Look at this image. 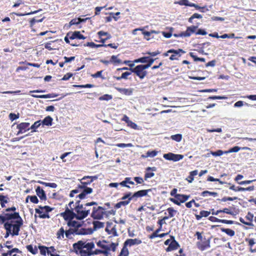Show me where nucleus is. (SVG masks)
Instances as JSON below:
<instances>
[{
	"instance_id": "obj_12",
	"label": "nucleus",
	"mask_w": 256,
	"mask_h": 256,
	"mask_svg": "<svg viewBox=\"0 0 256 256\" xmlns=\"http://www.w3.org/2000/svg\"><path fill=\"white\" fill-rule=\"evenodd\" d=\"M36 192L40 200H46V196L45 192L40 186H37L36 190Z\"/></svg>"
},
{
	"instance_id": "obj_13",
	"label": "nucleus",
	"mask_w": 256,
	"mask_h": 256,
	"mask_svg": "<svg viewBox=\"0 0 256 256\" xmlns=\"http://www.w3.org/2000/svg\"><path fill=\"white\" fill-rule=\"evenodd\" d=\"M141 243L142 240L138 238L128 239L125 241L124 244L125 245V246H131L134 245L140 244Z\"/></svg>"
},
{
	"instance_id": "obj_63",
	"label": "nucleus",
	"mask_w": 256,
	"mask_h": 256,
	"mask_svg": "<svg viewBox=\"0 0 256 256\" xmlns=\"http://www.w3.org/2000/svg\"><path fill=\"white\" fill-rule=\"evenodd\" d=\"M128 126H130V128H134V129H137L138 126L134 122H133L132 121L130 120L128 123L127 124Z\"/></svg>"
},
{
	"instance_id": "obj_59",
	"label": "nucleus",
	"mask_w": 256,
	"mask_h": 256,
	"mask_svg": "<svg viewBox=\"0 0 256 256\" xmlns=\"http://www.w3.org/2000/svg\"><path fill=\"white\" fill-rule=\"evenodd\" d=\"M222 212H224L228 214H230L232 216L236 215L234 212L232 211H230L228 208H224L222 210H221Z\"/></svg>"
},
{
	"instance_id": "obj_50",
	"label": "nucleus",
	"mask_w": 256,
	"mask_h": 256,
	"mask_svg": "<svg viewBox=\"0 0 256 256\" xmlns=\"http://www.w3.org/2000/svg\"><path fill=\"white\" fill-rule=\"evenodd\" d=\"M167 211L168 212L169 217L172 218L174 216V213H176L177 211L174 210L172 208H169L167 209Z\"/></svg>"
},
{
	"instance_id": "obj_27",
	"label": "nucleus",
	"mask_w": 256,
	"mask_h": 256,
	"mask_svg": "<svg viewBox=\"0 0 256 256\" xmlns=\"http://www.w3.org/2000/svg\"><path fill=\"white\" fill-rule=\"evenodd\" d=\"M210 238L208 240H206V241L204 242H202V244L200 247V248L202 250H204L206 249L210 248Z\"/></svg>"
},
{
	"instance_id": "obj_54",
	"label": "nucleus",
	"mask_w": 256,
	"mask_h": 256,
	"mask_svg": "<svg viewBox=\"0 0 256 256\" xmlns=\"http://www.w3.org/2000/svg\"><path fill=\"white\" fill-rule=\"evenodd\" d=\"M142 34L144 35V38L146 40H150V37L152 36V32H148V31H143L142 30Z\"/></svg>"
},
{
	"instance_id": "obj_58",
	"label": "nucleus",
	"mask_w": 256,
	"mask_h": 256,
	"mask_svg": "<svg viewBox=\"0 0 256 256\" xmlns=\"http://www.w3.org/2000/svg\"><path fill=\"white\" fill-rule=\"evenodd\" d=\"M132 193L130 192H128V193L125 194L124 196L122 198V200H126V199L131 198H132Z\"/></svg>"
},
{
	"instance_id": "obj_17",
	"label": "nucleus",
	"mask_w": 256,
	"mask_h": 256,
	"mask_svg": "<svg viewBox=\"0 0 256 256\" xmlns=\"http://www.w3.org/2000/svg\"><path fill=\"white\" fill-rule=\"evenodd\" d=\"M70 40H74L76 38L79 40H84L86 38V37L82 34L80 32L75 31L70 36Z\"/></svg>"
},
{
	"instance_id": "obj_36",
	"label": "nucleus",
	"mask_w": 256,
	"mask_h": 256,
	"mask_svg": "<svg viewBox=\"0 0 256 256\" xmlns=\"http://www.w3.org/2000/svg\"><path fill=\"white\" fill-rule=\"evenodd\" d=\"M94 247V244L93 242H88L84 244V248H86V250L88 251H92V249Z\"/></svg>"
},
{
	"instance_id": "obj_8",
	"label": "nucleus",
	"mask_w": 256,
	"mask_h": 256,
	"mask_svg": "<svg viewBox=\"0 0 256 256\" xmlns=\"http://www.w3.org/2000/svg\"><path fill=\"white\" fill-rule=\"evenodd\" d=\"M30 124L29 122H21L17 125L16 128L19 130L17 134H22L26 131L29 130Z\"/></svg>"
},
{
	"instance_id": "obj_60",
	"label": "nucleus",
	"mask_w": 256,
	"mask_h": 256,
	"mask_svg": "<svg viewBox=\"0 0 256 256\" xmlns=\"http://www.w3.org/2000/svg\"><path fill=\"white\" fill-rule=\"evenodd\" d=\"M19 117L18 115H16L14 113H10L9 114V118L12 120L13 121L17 118H18Z\"/></svg>"
},
{
	"instance_id": "obj_42",
	"label": "nucleus",
	"mask_w": 256,
	"mask_h": 256,
	"mask_svg": "<svg viewBox=\"0 0 256 256\" xmlns=\"http://www.w3.org/2000/svg\"><path fill=\"white\" fill-rule=\"evenodd\" d=\"M80 254L81 256H92V252L91 251H88L86 250H80Z\"/></svg>"
},
{
	"instance_id": "obj_18",
	"label": "nucleus",
	"mask_w": 256,
	"mask_h": 256,
	"mask_svg": "<svg viewBox=\"0 0 256 256\" xmlns=\"http://www.w3.org/2000/svg\"><path fill=\"white\" fill-rule=\"evenodd\" d=\"M53 118L50 116H46L40 122L42 126H51L52 124Z\"/></svg>"
},
{
	"instance_id": "obj_29",
	"label": "nucleus",
	"mask_w": 256,
	"mask_h": 256,
	"mask_svg": "<svg viewBox=\"0 0 256 256\" xmlns=\"http://www.w3.org/2000/svg\"><path fill=\"white\" fill-rule=\"evenodd\" d=\"M222 232H225L228 236H233L235 234V232L234 230L230 229V228H220Z\"/></svg>"
},
{
	"instance_id": "obj_9",
	"label": "nucleus",
	"mask_w": 256,
	"mask_h": 256,
	"mask_svg": "<svg viewBox=\"0 0 256 256\" xmlns=\"http://www.w3.org/2000/svg\"><path fill=\"white\" fill-rule=\"evenodd\" d=\"M172 242L170 244V246L166 248V252H170L172 250H176L179 246L180 244L176 240L174 236H170Z\"/></svg>"
},
{
	"instance_id": "obj_31",
	"label": "nucleus",
	"mask_w": 256,
	"mask_h": 256,
	"mask_svg": "<svg viewBox=\"0 0 256 256\" xmlns=\"http://www.w3.org/2000/svg\"><path fill=\"white\" fill-rule=\"evenodd\" d=\"M200 195L204 197L207 196H216L218 195V194L217 192H209L208 190H205V191L202 192L201 193Z\"/></svg>"
},
{
	"instance_id": "obj_37",
	"label": "nucleus",
	"mask_w": 256,
	"mask_h": 256,
	"mask_svg": "<svg viewBox=\"0 0 256 256\" xmlns=\"http://www.w3.org/2000/svg\"><path fill=\"white\" fill-rule=\"evenodd\" d=\"M40 11V10H39ZM38 12V10H36V11H34V12H28V13H24V14H22V13H18V12H12V14H14V15H16L17 16H28V15H30V14H36V12Z\"/></svg>"
},
{
	"instance_id": "obj_49",
	"label": "nucleus",
	"mask_w": 256,
	"mask_h": 256,
	"mask_svg": "<svg viewBox=\"0 0 256 256\" xmlns=\"http://www.w3.org/2000/svg\"><path fill=\"white\" fill-rule=\"evenodd\" d=\"M74 87H78L80 88H94V86L92 84H82V85H74Z\"/></svg>"
},
{
	"instance_id": "obj_51",
	"label": "nucleus",
	"mask_w": 256,
	"mask_h": 256,
	"mask_svg": "<svg viewBox=\"0 0 256 256\" xmlns=\"http://www.w3.org/2000/svg\"><path fill=\"white\" fill-rule=\"evenodd\" d=\"M28 198H30V201L34 204H38L39 202L36 196H28Z\"/></svg>"
},
{
	"instance_id": "obj_33",
	"label": "nucleus",
	"mask_w": 256,
	"mask_h": 256,
	"mask_svg": "<svg viewBox=\"0 0 256 256\" xmlns=\"http://www.w3.org/2000/svg\"><path fill=\"white\" fill-rule=\"evenodd\" d=\"M240 149L246 150H249L250 148L248 147H244V148H241L238 146H235L230 148L228 150V152H238Z\"/></svg>"
},
{
	"instance_id": "obj_57",
	"label": "nucleus",
	"mask_w": 256,
	"mask_h": 256,
	"mask_svg": "<svg viewBox=\"0 0 256 256\" xmlns=\"http://www.w3.org/2000/svg\"><path fill=\"white\" fill-rule=\"evenodd\" d=\"M234 186L232 185V186H230V189L231 190H234L235 192H237V191H245V188H244L237 186V189H234Z\"/></svg>"
},
{
	"instance_id": "obj_30",
	"label": "nucleus",
	"mask_w": 256,
	"mask_h": 256,
	"mask_svg": "<svg viewBox=\"0 0 256 256\" xmlns=\"http://www.w3.org/2000/svg\"><path fill=\"white\" fill-rule=\"evenodd\" d=\"M35 212L36 214H40L39 218H50L48 214H42V211L38 208H36Z\"/></svg>"
},
{
	"instance_id": "obj_28",
	"label": "nucleus",
	"mask_w": 256,
	"mask_h": 256,
	"mask_svg": "<svg viewBox=\"0 0 256 256\" xmlns=\"http://www.w3.org/2000/svg\"><path fill=\"white\" fill-rule=\"evenodd\" d=\"M92 224L94 225V230L102 228L104 227V222L100 221H94Z\"/></svg>"
},
{
	"instance_id": "obj_55",
	"label": "nucleus",
	"mask_w": 256,
	"mask_h": 256,
	"mask_svg": "<svg viewBox=\"0 0 256 256\" xmlns=\"http://www.w3.org/2000/svg\"><path fill=\"white\" fill-rule=\"evenodd\" d=\"M211 154L214 156H221L224 154V152L222 150H218L216 152H211Z\"/></svg>"
},
{
	"instance_id": "obj_6",
	"label": "nucleus",
	"mask_w": 256,
	"mask_h": 256,
	"mask_svg": "<svg viewBox=\"0 0 256 256\" xmlns=\"http://www.w3.org/2000/svg\"><path fill=\"white\" fill-rule=\"evenodd\" d=\"M168 52L173 54L170 56V59L171 60H178V57L180 56V52L184 54L186 52L182 49L179 48L176 50L174 49H170L168 51Z\"/></svg>"
},
{
	"instance_id": "obj_52",
	"label": "nucleus",
	"mask_w": 256,
	"mask_h": 256,
	"mask_svg": "<svg viewBox=\"0 0 256 256\" xmlns=\"http://www.w3.org/2000/svg\"><path fill=\"white\" fill-rule=\"evenodd\" d=\"M226 96H210L208 98V100H226Z\"/></svg>"
},
{
	"instance_id": "obj_35",
	"label": "nucleus",
	"mask_w": 256,
	"mask_h": 256,
	"mask_svg": "<svg viewBox=\"0 0 256 256\" xmlns=\"http://www.w3.org/2000/svg\"><path fill=\"white\" fill-rule=\"evenodd\" d=\"M26 249L31 253H32L34 254H36L38 252V249L35 246L34 248H33L32 246V244L28 245L26 246Z\"/></svg>"
},
{
	"instance_id": "obj_62",
	"label": "nucleus",
	"mask_w": 256,
	"mask_h": 256,
	"mask_svg": "<svg viewBox=\"0 0 256 256\" xmlns=\"http://www.w3.org/2000/svg\"><path fill=\"white\" fill-rule=\"evenodd\" d=\"M191 35L190 33L188 31V29H186V30L184 32H182L180 33V36L181 37L184 36V37H188Z\"/></svg>"
},
{
	"instance_id": "obj_34",
	"label": "nucleus",
	"mask_w": 256,
	"mask_h": 256,
	"mask_svg": "<svg viewBox=\"0 0 256 256\" xmlns=\"http://www.w3.org/2000/svg\"><path fill=\"white\" fill-rule=\"evenodd\" d=\"M6 198H8L6 196H4L3 195H0V205L2 208L5 207V204L8 202V201Z\"/></svg>"
},
{
	"instance_id": "obj_22",
	"label": "nucleus",
	"mask_w": 256,
	"mask_h": 256,
	"mask_svg": "<svg viewBox=\"0 0 256 256\" xmlns=\"http://www.w3.org/2000/svg\"><path fill=\"white\" fill-rule=\"evenodd\" d=\"M86 179H90V182H82L83 185H88L92 183L94 180L98 179V176H86L83 178V180H86Z\"/></svg>"
},
{
	"instance_id": "obj_20",
	"label": "nucleus",
	"mask_w": 256,
	"mask_h": 256,
	"mask_svg": "<svg viewBox=\"0 0 256 256\" xmlns=\"http://www.w3.org/2000/svg\"><path fill=\"white\" fill-rule=\"evenodd\" d=\"M12 226L9 224V222H5L4 224V228L6 230V234L4 236L5 238H7L10 234H12Z\"/></svg>"
},
{
	"instance_id": "obj_3",
	"label": "nucleus",
	"mask_w": 256,
	"mask_h": 256,
	"mask_svg": "<svg viewBox=\"0 0 256 256\" xmlns=\"http://www.w3.org/2000/svg\"><path fill=\"white\" fill-rule=\"evenodd\" d=\"M163 157L167 160L174 162H178L182 160L184 156L180 154H174L172 152H168L164 154Z\"/></svg>"
},
{
	"instance_id": "obj_19",
	"label": "nucleus",
	"mask_w": 256,
	"mask_h": 256,
	"mask_svg": "<svg viewBox=\"0 0 256 256\" xmlns=\"http://www.w3.org/2000/svg\"><path fill=\"white\" fill-rule=\"evenodd\" d=\"M117 90L120 92L124 94L126 96H130L132 94V90L131 88H116Z\"/></svg>"
},
{
	"instance_id": "obj_64",
	"label": "nucleus",
	"mask_w": 256,
	"mask_h": 256,
	"mask_svg": "<svg viewBox=\"0 0 256 256\" xmlns=\"http://www.w3.org/2000/svg\"><path fill=\"white\" fill-rule=\"evenodd\" d=\"M196 34L204 36L207 34V32L204 29H198V30L196 32Z\"/></svg>"
},
{
	"instance_id": "obj_46",
	"label": "nucleus",
	"mask_w": 256,
	"mask_h": 256,
	"mask_svg": "<svg viewBox=\"0 0 256 256\" xmlns=\"http://www.w3.org/2000/svg\"><path fill=\"white\" fill-rule=\"evenodd\" d=\"M110 62L114 64H120L122 62V60L120 59H118L117 56H112L110 58Z\"/></svg>"
},
{
	"instance_id": "obj_23",
	"label": "nucleus",
	"mask_w": 256,
	"mask_h": 256,
	"mask_svg": "<svg viewBox=\"0 0 256 256\" xmlns=\"http://www.w3.org/2000/svg\"><path fill=\"white\" fill-rule=\"evenodd\" d=\"M38 248L40 250V254L43 256H46V252L48 253V254H49L51 252V251L48 250V248L46 246H38Z\"/></svg>"
},
{
	"instance_id": "obj_41",
	"label": "nucleus",
	"mask_w": 256,
	"mask_h": 256,
	"mask_svg": "<svg viewBox=\"0 0 256 256\" xmlns=\"http://www.w3.org/2000/svg\"><path fill=\"white\" fill-rule=\"evenodd\" d=\"M170 138L177 142H180L182 140V135L181 134H176L174 135H172L170 136Z\"/></svg>"
},
{
	"instance_id": "obj_53",
	"label": "nucleus",
	"mask_w": 256,
	"mask_h": 256,
	"mask_svg": "<svg viewBox=\"0 0 256 256\" xmlns=\"http://www.w3.org/2000/svg\"><path fill=\"white\" fill-rule=\"evenodd\" d=\"M66 232V231L63 228H61L60 230L57 232L58 238H60V236H62V238H64V234Z\"/></svg>"
},
{
	"instance_id": "obj_26",
	"label": "nucleus",
	"mask_w": 256,
	"mask_h": 256,
	"mask_svg": "<svg viewBox=\"0 0 256 256\" xmlns=\"http://www.w3.org/2000/svg\"><path fill=\"white\" fill-rule=\"evenodd\" d=\"M84 46H89L92 48H98L106 46L105 44H97L93 42H88L86 44H84Z\"/></svg>"
},
{
	"instance_id": "obj_24",
	"label": "nucleus",
	"mask_w": 256,
	"mask_h": 256,
	"mask_svg": "<svg viewBox=\"0 0 256 256\" xmlns=\"http://www.w3.org/2000/svg\"><path fill=\"white\" fill-rule=\"evenodd\" d=\"M58 95L54 94H43V95H38V96H32V97L36 98H56Z\"/></svg>"
},
{
	"instance_id": "obj_32",
	"label": "nucleus",
	"mask_w": 256,
	"mask_h": 256,
	"mask_svg": "<svg viewBox=\"0 0 256 256\" xmlns=\"http://www.w3.org/2000/svg\"><path fill=\"white\" fill-rule=\"evenodd\" d=\"M41 120H38L30 128L32 130V132H36V129L40 127V126L42 124L40 122Z\"/></svg>"
},
{
	"instance_id": "obj_10",
	"label": "nucleus",
	"mask_w": 256,
	"mask_h": 256,
	"mask_svg": "<svg viewBox=\"0 0 256 256\" xmlns=\"http://www.w3.org/2000/svg\"><path fill=\"white\" fill-rule=\"evenodd\" d=\"M104 212H100L97 208L94 207L91 216L96 220H101L103 218Z\"/></svg>"
},
{
	"instance_id": "obj_5",
	"label": "nucleus",
	"mask_w": 256,
	"mask_h": 256,
	"mask_svg": "<svg viewBox=\"0 0 256 256\" xmlns=\"http://www.w3.org/2000/svg\"><path fill=\"white\" fill-rule=\"evenodd\" d=\"M65 220H71L74 218V212L72 208L70 209L68 206L64 212L60 214Z\"/></svg>"
},
{
	"instance_id": "obj_48",
	"label": "nucleus",
	"mask_w": 256,
	"mask_h": 256,
	"mask_svg": "<svg viewBox=\"0 0 256 256\" xmlns=\"http://www.w3.org/2000/svg\"><path fill=\"white\" fill-rule=\"evenodd\" d=\"M158 152L154 150L152 151H148L146 152V156L154 158L158 154Z\"/></svg>"
},
{
	"instance_id": "obj_47",
	"label": "nucleus",
	"mask_w": 256,
	"mask_h": 256,
	"mask_svg": "<svg viewBox=\"0 0 256 256\" xmlns=\"http://www.w3.org/2000/svg\"><path fill=\"white\" fill-rule=\"evenodd\" d=\"M116 146L118 148H130V147L133 146V145L130 143H129V144L119 143V144H117Z\"/></svg>"
},
{
	"instance_id": "obj_2",
	"label": "nucleus",
	"mask_w": 256,
	"mask_h": 256,
	"mask_svg": "<svg viewBox=\"0 0 256 256\" xmlns=\"http://www.w3.org/2000/svg\"><path fill=\"white\" fill-rule=\"evenodd\" d=\"M75 212H74V218H76L79 220H81L88 216L90 214V210L84 209L76 210Z\"/></svg>"
},
{
	"instance_id": "obj_43",
	"label": "nucleus",
	"mask_w": 256,
	"mask_h": 256,
	"mask_svg": "<svg viewBox=\"0 0 256 256\" xmlns=\"http://www.w3.org/2000/svg\"><path fill=\"white\" fill-rule=\"evenodd\" d=\"M112 95H110L108 94H106L103 95L102 96H101L99 98V100H112Z\"/></svg>"
},
{
	"instance_id": "obj_1",
	"label": "nucleus",
	"mask_w": 256,
	"mask_h": 256,
	"mask_svg": "<svg viewBox=\"0 0 256 256\" xmlns=\"http://www.w3.org/2000/svg\"><path fill=\"white\" fill-rule=\"evenodd\" d=\"M9 224L12 226V236H18L19 234V232L20 230V227L23 224V220L22 218H20V220H16L14 221V224H12V222H9Z\"/></svg>"
},
{
	"instance_id": "obj_45",
	"label": "nucleus",
	"mask_w": 256,
	"mask_h": 256,
	"mask_svg": "<svg viewBox=\"0 0 256 256\" xmlns=\"http://www.w3.org/2000/svg\"><path fill=\"white\" fill-rule=\"evenodd\" d=\"M98 34L100 38H101L102 36H106V39H110L111 38L110 34L107 32L100 31L98 32Z\"/></svg>"
},
{
	"instance_id": "obj_38",
	"label": "nucleus",
	"mask_w": 256,
	"mask_h": 256,
	"mask_svg": "<svg viewBox=\"0 0 256 256\" xmlns=\"http://www.w3.org/2000/svg\"><path fill=\"white\" fill-rule=\"evenodd\" d=\"M148 56H144L142 58H139L136 59L134 60V62L135 63H138V62H141V63H146L148 60Z\"/></svg>"
},
{
	"instance_id": "obj_7",
	"label": "nucleus",
	"mask_w": 256,
	"mask_h": 256,
	"mask_svg": "<svg viewBox=\"0 0 256 256\" xmlns=\"http://www.w3.org/2000/svg\"><path fill=\"white\" fill-rule=\"evenodd\" d=\"M152 190V189L138 190L132 194V198H131L132 200H136L137 198L146 196L148 192H151Z\"/></svg>"
},
{
	"instance_id": "obj_14",
	"label": "nucleus",
	"mask_w": 256,
	"mask_h": 256,
	"mask_svg": "<svg viewBox=\"0 0 256 256\" xmlns=\"http://www.w3.org/2000/svg\"><path fill=\"white\" fill-rule=\"evenodd\" d=\"M84 222H78L76 220H68V226L72 228H80L82 226Z\"/></svg>"
},
{
	"instance_id": "obj_61",
	"label": "nucleus",
	"mask_w": 256,
	"mask_h": 256,
	"mask_svg": "<svg viewBox=\"0 0 256 256\" xmlns=\"http://www.w3.org/2000/svg\"><path fill=\"white\" fill-rule=\"evenodd\" d=\"M197 28V26H191L188 27L187 29L188 31H189V32L191 34L195 32Z\"/></svg>"
},
{
	"instance_id": "obj_39",
	"label": "nucleus",
	"mask_w": 256,
	"mask_h": 256,
	"mask_svg": "<svg viewBox=\"0 0 256 256\" xmlns=\"http://www.w3.org/2000/svg\"><path fill=\"white\" fill-rule=\"evenodd\" d=\"M125 246L124 244L123 248L121 250V252L118 256H128V248Z\"/></svg>"
},
{
	"instance_id": "obj_56",
	"label": "nucleus",
	"mask_w": 256,
	"mask_h": 256,
	"mask_svg": "<svg viewBox=\"0 0 256 256\" xmlns=\"http://www.w3.org/2000/svg\"><path fill=\"white\" fill-rule=\"evenodd\" d=\"M86 206H85V204H80L78 206H76L74 208V210L76 211V210H78L86 209Z\"/></svg>"
},
{
	"instance_id": "obj_4",
	"label": "nucleus",
	"mask_w": 256,
	"mask_h": 256,
	"mask_svg": "<svg viewBox=\"0 0 256 256\" xmlns=\"http://www.w3.org/2000/svg\"><path fill=\"white\" fill-rule=\"evenodd\" d=\"M130 71L136 74L140 79H143L147 74V72L144 70L140 65L136 66L134 68L130 69Z\"/></svg>"
},
{
	"instance_id": "obj_11",
	"label": "nucleus",
	"mask_w": 256,
	"mask_h": 256,
	"mask_svg": "<svg viewBox=\"0 0 256 256\" xmlns=\"http://www.w3.org/2000/svg\"><path fill=\"white\" fill-rule=\"evenodd\" d=\"M5 216L6 218L7 221L12 220H20V218H22L18 212H14V213H6L5 214Z\"/></svg>"
},
{
	"instance_id": "obj_15",
	"label": "nucleus",
	"mask_w": 256,
	"mask_h": 256,
	"mask_svg": "<svg viewBox=\"0 0 256 256\" xmlns=\"http://www.w3.org/2000/svg\"><path fill=\"white\" fill-rule=\"evenodd\" d=\"M84 242L82 240H79L77 242L74 243L72 246L74 251L78 253V250L80 251L82 250L84 248Z\"/></svg>"
},
{
	"instance_id": "obj_21",
	"label": "nucleus",
	"mask_w": 256,
	"mask_h": 256,
	"mask_svg": "<svg viewBox=\"0 0 256 256\" xmlns=\"http://www.w3.org/2000/svg\"><path fill=\"white\" fill-rule=\"evenodd\" d=\"M190 197V196L182 194L176 196V198L178 199L180 203L185 202Z\"/></svg>"
},
{
	"instance_id": "obj_40",
	"label": "nucleus",
	"mask_w": 256,
	"mask_h": 256,
	"mask_svg": "<svg viewBox=\"0 0 256 256\" xmlns=\"http://www.w3.org/2000/svg\"><path fill=\"white\" fill-rule=\"evenodd\" d=\"M38 208H39L38 209H40V210H44L47 213H48L49 212H52L54 209V208H51L48 206H39Z\"/></svg>"
},
{
	"instance_id": "obj_44",
	"label": "nucleus",
	"mask_w": 256,
	"mask_h": 256,
	"mask_svg": "<svg viewBox=\"0 0 256 256\" xmlns=\"http://www.w3.org/2000/svg\"><path fill=\"white\" fill-rule=\"evenodd\" d=\"M103 71L102 70H100V71H98L96 73L94 74H92L91 75V76L94 78H102V79L104 80L105 79V78H104L102 76V73Z\"/></svg>"
},
{
	"instance_id": "obj_16",
	"label": "nucleus",
	"mask_w": 256,
	"mask_h": 256,
	"mask_svg": "<svg viewBox=\"0 0 256 256\" xmlns=\"http://www.w3.org/2000/svg\"><path fill=\"white\" fill-rule=\"evenodd\" d=\"M73 232V234L77 235H86L88 234V230L86 228H81L79 230V228H71Z\"/></svg>"
},
{
	"instance_id": "obj_25",
	"label": "nucleus",
	"mask_w": 256,
	"mask_h": 256,
	"mask_svg": "<svg viewBox=\"0 0 256 256\" xmlns=\"http://www.w3.org/2000/svg\"><path fill=\"white\" fill-rule=\"evenodd\" d=\"M87 185L80 186L79 188L83 189L82 192L86 194H90L92 192V189L86 186Z\"/></svg>"
}]
</instances>
